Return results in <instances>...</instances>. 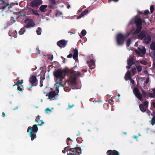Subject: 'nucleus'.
I'll return each instance as SVG.
<instances>
[{
    "instance_id": "nucleus-1",
    "label": "nucleus",
    "mask_w": 155,
    "mask_h": 155,
    "mask_svg": "<svg viewBox=\"0 0 155 155\" xmlns=\"http://www.w3.org/2000/svg\"><path fill=\"white\" fill-rule=\"evenodd\" d=\"M68 72L65 70H62L61 69H58L54 72V77L57 79H59L60 81H57L54 85H59V83H61V86H62V80L64 78Z\"/></svg>"
},
{
    "instance_id": "nucleus-2",
    "label": "nucleus",
    "mask_w": 155,
    "mask_h": 155,
    "mask_svg": "<svg viewBox=\"0 0 155 155\" xmlns=\"http://www.w3.org/2000/svg\"><path fill=\"white\" fill-rule=\"evenodd\" d=\"M37 126L38 125L34 124L32 127H29L28 128L27 132L29 133L30 136L31 137V140H33L36 138V134L38 130Z\"/></svg>"
},
{
    "instance_id": "nucleus-3",
    "label": "nucleus",
    "mask_w": 155,
    "mask_h": 155,
    "mask_svg": "<svg viewBox=\"0 0 155 155\" xmlns=\"http://www.w3.org/2000/svg\"><path fill=\"white\" fill-rule=\"evenodd\" d=\"M61 83H59V85H54L56 86V88L55 90L50 91L48 94H46V96L47 97L48 96L50 100L56 99L55 97L57 95H58V93L59 92V87L61 86Z\"/></svg>"
},
{
    "instance_id": "nucleus-4",
    "label": "nucleus",
    "mask_w": 155,
    "mask_h": 155,
    "mask_svg": "<svg viewBox=\"0 0 155 155\" xmlns=\"http://www.w3.org/2000/svg\"><path fill=\"white\" fill-rule=\"evenodd\" d=\"M142 94L140 93L139 89L136 87H135L133 90L134 94L139 100L141 101L143 99L142 95L145 97L147 96L146 93L144 90H142Z\"/></svg>"
},
{
    "instance_id": "nucleus-5",
    "label": "nucleus",
    "mask_w": 155,
    "mask_h": 155,
    "mask_svg": "<svg viewBox=\"0 0 155 155\" xmlns=\"http://www.w3.org/2000/svg\"><path fill=\"white\" fill-rule=\"evenodd\" d=\"M134 21L137 27V29L134 31V34L137 35L141 31L142 28V19L139 17H137L135 19Z\"/></svg>"
},
{
    "instance_id": "nucleus-6",
    "label": "nucleus",
    "mask_w": 155,
    "mask_h": 155,
    "mask_svg": "<svg viewBox=\"0 0 155 155\" xmlns=\"http://www.w3.org/2000/svg\"><path fill=\"white\" fill-rule=\"evenodd\" d=\"M125 36L121 33L117 34L116 37V41L118 45H122L124 43V41L126 39Z\"/></svg>"
},
{
    "instance_id": "nucleus-7",
    "label": "nucleus",
    "mask_w": 155,
    "mask_h": 155,
    "mask_svg": "<svg viewBox=\"0 0 155 155\" xmlns=\"http://www.w3.org/2000/svg\"><path fill=\"white\" fill-rule=\"evenodd\" d=\"M25 22L26 24L25 27L27 28L34 27L35 25V23L34 21L32 19L27 18L25 19Z\"/></svg>"
},
{
    "instance_id": "nucleus-8",
    "label": "nucleus",
    "mask_w": 155,
    "mask_h": 155,
    "mask_svg": "<svg viewBox=\"0 0 155 155\" xmlns=\"http://www.w3.org/2000/svg\"><path fill=\"white\" fill-rule=\"evenodd\" d=\"M43 3L42 0H33L30 3V6L33 8H38Z\"/></svg>"
},
{
    "instance_id": "nucleus-9",
    "label": "nucleus",
    "mask_w": 155,
    "mask_h": 155,
    "mask_svg": "<svg viewBox=\"0 0 155 155\" xmlns=\"http://www.w3.org/2000/svg\"><path fill=\"white\" fill-rule=\"evenodd\" d=\"M148 102L145 101L143 103L139 105V108L140 110L143 112H145L148 107Z\"/></svg>"
},
{
    "instance_id": "nucleus-10",
    "label": "nucleus",
    "mask_w": 155,
    "mask_h": 155,
    "mask_svg": "<svg viewBox=\"0 0 155 155\" xmlns=\"http://www.w3.org/2000/svg\"><path fill=\"white\" fill-rule=\"evenodd\" d=\"M67 41L62 39L58 41L57 42V45L61 48H64L66 46L67 44Z\"/></svg>"
},
{
    "instance_id": "nucleus-11",
    "label": "nucleus",
    "mask_w": 155,
    "mask_h": 155,
    "mask_svg": "<svg viewBox=\"0 0 155 155\" xmlns=\"http://www.w3.org/2000/svg\"><path fill=\"white\" fill-rule=\"evenodd\" d=\"M29 81L30 82L34 85V86H37L38 82V80L36 77L35 75H33L30 78Z\"/></svg>"
},
{
    "instance_id": "nucleus-12",
    "label": "nucleus",
    "mask_w": 155,
    "mask_h": 155,
    "mask_svg": "<svg viewBox=\"0 0 155 155\" xmlns=\"http://www.w3.org/2000/svg\"><path fill=\"white\" fill-rule=\"evenodd\" d=\"M0 9L4 10L9 5V4L5 2L4 0H0Z\"/></svg>"
},
{
    "instance_id": "nucleus-13",
    "label": "nucleus",
    "mask_w": 155,
    "mask_h": 155,
    "mask_svg": "<svg viewBox=\"0 0 155 155\" xmlns=\"http://www.w3.org/2000/svg\"><path fill=\"white\" fill-rule=\"evenodd\" d=\"M107 155H120V153L118 151L116 150H108L106 153Z\"/></svg>"
},
{
    "instance_id": "nucleus-14",
    "label": "nucleus",
    "mask_w": 155,
    "mask_h": 155,
    "mask_svg": "<svg viewBox=\"0 0 155 155\" xmlns=\"http://www.w3.org/2000/svg\"><path fill=\"white\" fill-rule=\"evenodd\" d=\"M151 40V36L149 35H147L144 38L143 42L147 44H148L150 42Z\"/></svg>"
},
{
    "instance_id": "nucleus-15",
    "label": "nucleus",
    "mask_w": 155,
    "mask_h": 155,
    "mask_svg": "<svg viewBox=\"0 0 155 155\" xmlns=\"http://www.w3.org/2000/svg\"><path fill=\"white\" fill-rule=\"evenodd\" d=\"M147 35V32L145 30H142L138 35V37L139 38L143 39Z\"/></svg>"
},
{
    "instance_id": "nucleus-16",
    "label": "nucleus",
    "mask_w": 155,
    "mask_h": 155,
    "mask_svg": "<svg viewBox=\"0 0 155 155\" xmlns=\"http://www.w3.org/2000/svg\"><path fill=\"white\" fill-rule=\"evenodd\" d=\"M35 121L38 123V125L41 126L44 124L45 123L42 121V120L40 119V117L39 115L37 116V117L35 119Z\"/></svg>"
},
{
    "instance_id": "nucleus-17",
    "label": "nucleus",
    "mask_w": 155,
    "mask_h": 155,
    "mask_svg": "<svg viewBox=\"0 0 155 155\" xmlns=\"http://www.w3.org/2000/svg\"><path fill=\"white\" fill-rule=\"evenodd\" d=\"M87 63L89 65V67L91 69H94L95 67V62L93 60H91L90 61H87Z\"/></svg>"
},
{
    "instance_id": "nucleus-18",
    "label": "nucleus",
    "mask_w": 155,
    "mask_h": 155,
    "mask_svg": "<svg viewBox=\"0 0 155 155\" xmlns=\"http://www.w3.org/2000/svg\"><path fill=\"white\" fill-rule=\"evenodd\" d=\"M74 148L75 150V151L78 153H77L78 155H80L81 153V149L80 147H78V145H76V147Z\"/></svg>"
},
{
    "instance_id": "nucleus-19",
    "label": "nucleus",
    "mask_w": 155,
    "mask_h": 155,
    "mask_svg": "<svg viewBox=\"0 0 155 155\" xmlns=\"http://www.w3.org/2000/svg\"><path fill=\"white\" fill-rule=\"evenodd\" d=\"M73 58L74 60H76L78 56V51L77 49H75L73 51Z\"/></svg>"
},
{
    "instance_id": "nucleus-20",
    "label": "nucleus",
    "mask_w": 155,
    "mask_h": 155,
    "mask_svg": "<svg viewBox=\"0 0 155 155\" xmlns=\"http://www.w3.org/2000/svg\"><path fill=\"white\" fill-rule=\"evenodd\" d=\"M47 5H42L39 8V10L42 12H46V9L47 7Z\"/></svg>"
},
{
    "instance_id": "nucleus-21",
    "label": "nucleus",
    "mask_w": 155,
    "mask_h": 155,
    "mask_svg": "<svg viewBox=\"0 0 155 155\" xmlns=\"http://www.w3.org/2000/svg\"><path fill=\"white\" fill-rule=\"evenodd\" d=\"M152 90L153 92V93H149L148 94L149 96L152 98H155V87L152 89Z\"/></svg>"
},
{
    "instance_id": "nucleus-22",
    "label": "nucleus",
    "mask_w": 155,
    "mask_h": 155,
    "mask_svg": "<svg viewBox=\"0 0 155 155\" xmlns=\"http://www.w3.org/2000/svg\"><path fill=\"white\" fill-rule=\"evenodd\" d=\"M128 65H132L134 64V61L133 58L132 57H131L128 59L127 60Z\"/></svg>"
},
{
    "instance_id": "nucleus-23",
    "label": "nucleus",
    "mask_w": 155,
    "mask_h": 155,
    "mask_svg": "<svg viewBox=\"0 0 155 155\" xmlns=\"http://www.w3.org/2000/svg\"><path fill=\"white\" fill-rule=\"evenodd\" d=\"M88 10L87 9H85L84 11L78 16L77 17V18H80L83 16L86 15L87 13Z\"/></svg>"
},
{
    "instance_id": "nucleus-24",
    "label": "nucleus",
    "mask_w": 155,
    "mask_h": 155,
    "mask_svg": "<svg viewBox=\"0 0 155 155\" xmlns=\"http://www.w3.org/2000/svg\"><path fill=\"white\" fill-rule=\"evenodd\" d=\"M33 9L31 8L25 11V13L27 15H30L32 13Z\"/></svg>"
},
{
    "instance_id": "nucleus-25",
    "label": "nucleus",
    "mask_w": 155,
    "mask_h": 155,
    "mask_svg": "<svg viewBox=\"0 0 155 155\" xmlns=\"http://www.w3.org/2000/svg\"><path fill=\"white\" fill-rule=\"evenodd\" d=\"M39 11L38 10H36L34 9H33L32 13L33 14L37 15L39 16L40 15V14L39 13Z\"/></svg>"
},
{
    "instance_id": "nucleus-26",
    "label": "nucleus",
    "mask_w": 155,
    "mask_h": 155,
    "mask_svg": "<svg viewBox=\"0 0 155 155\" xmlns=\"http://www.w3.org/2000/svg\"><path fill=\"white\" fill-rule=\"evenodd\" d=\"M150 49L153 50L155 51V42H152L150 45Z\"/></svg>"
},
{
    "instance_id": "nucleus-27",
    "label": "nucleus",
    "mask_w": 155,
    "mask_h": 155,
    "mask_svg": "<svg viewBox=\"0 0 155 155\" xmlns=\"http://www.w3.org/2000/svg\"><path fill=\"white\" fill-rule=\"evenodd\" d=\"M25 31L26 30L25 29V28L24 27L22 28L20 30V31H19V34L20 35H22Z\"/></svg>"
},
{
    "instance_id": "nucleus-28",
    "label": "nucleus",
    "mask_w": 155,
    "mask_h": 155,
    "mask_svg": "<svg viewBox=\"0 0 155 155\" xmlns=\"http://www.w3.org/2000/svg\"><path fill=\"white\" fill-rule=\"evenodd\" d=\"M71 73L72 74H74L77 76H79L81 74V73L79 71L76 72L72 71Z\"/></svg>"
},
{
    "instance_id": "nucleus-29",
    "label": "nucleus",
    "mask_w": 155,
    "mask_h": 155,
    "mask_svg": "<svg viewBox=\"0 0 155 155\" xmlns=\"http://www.w3.org/2000/svg\"><path fill=\"white\" fill-rule=\"evenodd\" d=\"M151 123L152 125H153L155 124V117L153 116L151 120Z\"/></svg>"
},
{
    "instance_id": "nucleus-30",
    "label": "nucleus",
    "mask_w": 155,
    "mask_h": 155,
    "mask_svg": "<svg viewBox=\"0 0 155 155\" xmlns=\"http://www.w3.org/2000/svg\"><path fill=\"white\" fill-rule=\"evenodd\" d=\"M131 43V39L130 38L128 39L127 41V46L128 47H129L130 44Z\"/></svg>"
},
{
    "instance_id": "nucleus-31",
    "label": "nucleus",
    "mask_w": 155,
    "mask_h": 155,
    "mask_svg": "<svg viewBox=\"0 0 155 155\" xmlns=\"http://www.w3.org/2000/svg\"><path fill=\"white\" fill-rule=\"evenodd\" d=\"M41 28L40 27H38V28L36 32L37 33L38 35H40L41 34Z\"/></svg>"
},
{
    "instance_id": "nucleus-32",
    "label": "nucleus",
    "mask_w": 155,
    "mask_h": 155,
    "mask_svg": "<svg viewBox=\"0 0 155 155\" xmlns=\"http://www.w3.org/2000/svg\"><path fill=\"white\" fill-rule=\"evenodd\" d=\"M137 69L139 72L141 71L142 70V68L140 65H138L137 67Z\"/></svg>"
},
{
    "instance_id": "nucleus-33",
    "label": "nucleus",
    "mask_w": 155,
    "mask_h": 155,
    "mask_svg": "<svg viewBox=\"0 0 155 155\" xmlns=\"http://www.w3.org/2000/svg\"><path fill=\"white\" fill-rule=\"evenodd\" d=\"M150 10L151 13H152L154 10V5H151L150 6Z\"/></svg>"
},
{
    "instance_id": "nucleus-34",
    "label": "nucleus",
    "mask_w": 155,
    "mask_h": 155,
    "mask_svg": "<svg viewBox=\"0 0 155 155\" xmlns=\"http://www.w3.org/2000/svg\"><path fill=\"white\" fill-rule=\"evenodd\" d=\"M76 78L75 77H74L73 79L71 80V83L73 84H75L76 83Z\"/></svg>"
},
{
    "instance_id": "nucleus-35",
    "label": "nucleus",
    "mask_w": 155,
    "mask_h": 155,
    "mask_svg": "<svg viewBox=\"0 0 155 155\" xmlns=\"http://www.w3.org/2000/svg\"><path fill=\"white\" fill-rule=\"evenodd\" d=\"M62 14V13L58 10H57L55 14L56 16H60Z\"/></svg>"
},
{
    "instance_id": "nucleus-36",
    "label": "nucleus",
    "mask_w": 155,
    "mask_h": 155,
    "mask_svg": "<svg viewBox=\"0 0 155 155\" xmlns=\"http://www.w3.org/2000/svg\"><path fill=\"white\" fill-rule=\"evenodd\" d=\"M86 33L87 32L84 29L81 31V34L82 36H84L86 35Z\"/></svg>"
},
{
    "instance_id": "nucleus-37",
    "label": "nucleus",
    "mask_w": 155,
    "mask_h": 155,
    "mask_svg": "<svg viewBox=\"0 0 155 155\" xmlns=\"http://www.w3.org/2000/svg\"><path fill=\"white\" fill-rule=\"evenodd\" d=\"M21 86H18V87H17V90H18L21 91V92H23L24 89L22 88H21Z\"/></svg>"
},
{
    "instance_id": "nucleus-38",
    "label": "nucleus",
    "mask_w": 155,
    "mask_h": 155,
    "mask_svg": "<svg viewBox=\"0 0 155 155\" xmlns=\"http://www.w3.org/2000/svg\"><path fill=\"white\" fill-rule=\"evenodd\" d=\"M77 153H78V152H77L76 151H75L74 152H72V153H68L67 155H78V154Z\"/></svg>"
},
{
    "instance_id": "nucleus-39",
    "label": "nucleus",
    "mask_w": 155,
    "mask_h": 155,
    "mask_svg": "<svg viewBox=\"0 0 155 155\" xmlns=\"http://www.w3.org/2000/svg\"><path fill=\"white\" fill-rule=\"evenodd\" d=\"M131 79V75H130V76H129V75H126L125 74V79L127 81L128 79Z\"/></svg>"
},
{
    "instance_id": "nucleus-40",
    "label": "nucleus",
    "mask_w": 155,
    "mask_h": 155,
    "mask_svg": "<svg viewBox=\"0 0 155 155\" xmlns=\"http://www.w3.org/2000/svg\"><path fill=\"white\" fill-rule=\"evenodd\" d=\"M50 1L51 4L54 5L56 4L55 0H50Z\"/></svg>"
},
{
    "instance_id": "nucleus-41",
    "label": "nucleus",
    "mask_w": 155,
    "mask_h": 155,
    "mask_svg": "<svg viewBox=\"0 0 155 155\" xmlns=\"http://www.w3.org/2000/svg\"><path fill=\"white\" fill-rule=\"evenodd\" d=\"M74 104H72L71 105L70 103H68V109H70L71 108H72L74 106Z\"/></svg>"
},
{
    "instance_id": "nucleus-42",
    "label": "nucleus",
    "mask_w": 155,
    "mask_h": 155,
    "mask_svg": "<svg viewBox=\"0 0 155 155\" xmlns=\"http://www.w3.org/2000/svg\"><path fill=\"white\" fill-rule=\"evenodd\" d=\"M140 51L143 54H145L146 53V50L144 47H143V48Z\"/></svg>"
},
{
    "instance_id": "nucleus-43",
    "label": "nucleus",
    "mask_w": 155,
    "mask_h": 155,
    "mask_svg": "<svg viewBox=\"0 0 155 155\" xmlns=\"http://www.w3.org/2000/svg\"><path fill=\"white\" fill-rule=\"evenodd\" d=\"M18 84H19V85H21V87H23V86L22 85V83H23V80H22L21 81H18Z\"/></svg>"
},
{
    "instance_id": "nucleus-44",
    "label": "nucleus",
    "mask_w": 155,
    "mask_h": 155,
    "mask_svg": "<svg viewBox=\"0 0 155 155\" xmlns=\"http://www.w3.org/2000/svg\"><path fill=\"white\" fill-rule=\"evenodd\" d=\"M149 13V12L148 10H145L144 12V15H148Z\"/></svg>"
},
{
    "instance_id": "nucleus-45",
    "label": "nucleus",
    "mask_w": 155,
    "mask_h": 155,
    "mask_svg": "<svg viewBox=\"0 0 155 155\" xmlns=\"http://www.w3.org/2000/svg\"><path fill=\"white\" fill-rule=\"evenodd\" d=\"M132 72L133 74H134L136 72V69L135 68H134L132 70Z\"/></svg>"
},
{
    "instance_id": "nucleus-46",
    "label": "nucleus",
    "mask_w": 155,
    "mask_h": 155,
    "mask_svg": "<svg viewBox=\"0 0 155 155\" xmlns=\"http://www.w3.org/2000/svg\"><path fill=\"white\" fill-rule=\"evenodd\" d=\"M71 151L72 152H75V150L74 148H71L69 149L68 150H67V151Z\"/></svg>"
},
{
    "instance_id": "nucleus-47",
    "label": "nucleus",
    "mask_w": 155,
    "mask_h": 155,
    "mask_svg": "<svg viewBox=\"0 0 155 155\" xmlns=\"http://www.w3.org/2000/svg\"><path fill=\"white\" fill-rule=\"evenodd\" d=\"M149 77H147L146 78V81H145V83L146 84H148L149 82Z\"/></svg>"
},
{
    "instance_id": "nucleus-48",
    "label": "nucleus",
    "mask_w": 155,
    "mask_h": 155,
    "mask_svg": "<svg viewBox=\"0 0 155 155\" xmlns=\"http://www.w3.org/2000/svg\"><path fill=\"white\" fill-rule=\"evenodd\" d=\"M72 57H73V54H70L67 56V57L68 58H72Z\"/></svg>"
},
{
    "instance_id": "nucleus-49",
    "label": "nucleus",
    "mask_w": 155,
    "mask_h": 155,
    "mask_svg": "<svg viewBox=\"0 0 155 155\" xmlns=\"http://www.w3.org/2000/svg\"><path fill=\"white\" fill-rule=\"evenodd\" d=\"M140 62L144 65H146L147 64V62L145 61H141Z\"/></svg>"
},
{
    "instance_id": "nucleus-50",
    "label": "nucleus",
    "mask_w": 155,
    "mask_h": 155,
    "mask_svg": "<svg viewBox=\"0 0 155 155\" xmlns=\"http://www.w3.org/2000/svg\"><path fill=\"white\" fill-rule=\"evenodd\" d=\"M14 83H15L13 85V86H14L15 85H17L18 87V86H20L19 85L18 81H17L16 82H15Z\"/></svg>"
},
{
    "instance_id": "nucleus-51",
    "label": "nucleus",
    "mask_w": 155,
    "mask_h": 155,
    "mask_svg": "<svg viewBox=\"0 0 155 155\" xmlns=\"http://www.w3.org/2000/svg\"><path fill=\"white\" fill-rule=\"evenodd\" d=\"M126 75H129V76H130V75H131V73L130 71H128L126 73Z\"/></svg>"
},
{
    "instance_id": "nucleus-52",
    "label": "nucleus",
    "mask_w": 155,
    "mask_h": 155,
    "mask_svg": "<svg viewBox=\"0 0 155 155\" xmlns=\"http://www.w3.org/2000/svg\"><path fill=\"white\" fill-rule=\"evenodd\" d=\"M43 86V82L42 81V80H41L40 81V86L41 87Z\"/></svg>"
},
{
    "instance_id": "nucleus-53",
    "label": "nucleus",
    "mask_w": 155,
    "mask_h": 155,
    "mask_svg": "<svg viewBox=\"0 0 155 155\" xmlns=\"http://www.w3.org/2000/svg\"><path fill=\"white\" fill-rule=\"evenodd\" d=\"M28 5L27 6H26V8H25V11H26V10H27L28 9H30L31 8L30 7H29L28 6Z\"/></svg>"
},
{
    "instance_id": "nucleus-54",
    "label": "nucleus",
    "mask_w": 155,
    "mask_h": 155,
    "mask_svg": "<svg viewBox=\"0 0 155 155\" xmlns=\"http://www.w3.org/2000/svg\"><path fill=\"white\" fill-rule=\"evenodd\" d=\"M11 20H12L14 22H15V19L13 17H12L11 18Z\"/></svg>"
},
{
    "instance_id": "nucleus-55",
    "label": "nucleus",
    "mask_w": 155,
    "mask_h": 155,
    "mask_svg": "<svg viewBox=\"0 0 155 155\" xmlns=\"http://www.w3.org/2000/svg\"><path fill=\"white\" fill-rule=\"evenodd\" d=\"M51 110L49 108H46L45 110V111L46 112L51 111Z\"/></svg>"
},
{
    "instance_id": "nucleus-56",
    "label": "nucleus",
    "mask_w": 155,
    "mask_h": 155,
    "mask_svg": "<svg viewBox=\"0 0 155 155\" xmlns=\"http://www.w3.org/2000/svg\"><path fill=\"white\" fill-rule=\"evenodd\" d=\"M131 66H132V65H131L130 64L128 65V66H127L126 67L127 69H129L130 68Z\"/></svg>"
},
{
    "instance_id": "nucleus-57",
    "label": "nucleus",
    "mask_w": 155,
    "mask_h": 155,
    "mask_svg": "<svg viewBox=\"0 0 155 155\" xmlns=\"http://www.w3.org/2000/svg\"><path fill=\"white\" fill-rule=\"evenodd\" d=\"M131 79L130 83L132 84H134V81L132 80L131 78Z\"/></svg>"
},
{
    "instance_id": "nucleus-58",
    "label": "nucleus",
    "mask_w": 155,
    "mask_h": 155,
    "mask_svg": "<svg viewBox=\"0 0 155 155\" xmlns=\"http://www.w3.org/2000/svg\"><path fill=\"white\" fill-rule=\"evenodd\" d=\"M48 58L49 59H50L51 61H52L53 58V55H52V56H51V57L50 58L49 57Z\"/></svg>"
},
{
    "instance_id": "nucleus-59",
    "label": "nucleus",
    "mask_w": 155,
    "mask_h": 155,
    "mask_svg": "<svg viewBox=\"0 0 155 155\" xmlns=\"http://www.w3.org/2000/svg\"><path fill=\"white\" fill-rule=\"evenodd\" d=\"M67 140L68 141H71L72 142L73 141V140L71 139L69 137H68L67 138Z\"/></svg>"
},
{
    "instance_id": "nucleus-60",
    "label": "nucleus",
    "mask_w": 155,
    "mask_h": 155,
    "mask_svg": "<svg viewBox=\"0 0 155 155\" xmlns=\"http://www.w3.org/2000/svg\"><path fill=\"white\" fill-rule=\"evenodd\" d=\"M118 0H108V2H110L111 1H114V2H117Z\"/></svg>"
},
{
    "instance_id": "nucleus-61",
    "label": "nucleus",
    "mask_w": 155,
    "mask_h": 155,
    "mask_svg": "<svg viewBox=\"0 0 155 155\" xmlns=\"http://www.w3.org/2000/svg\"><path fill=\"white\" fill-rule=\"evenodd\" d=\"M17 32H16V34H14L13 36L15 38H16L17 37Z\"/></svg>"
},
{
    "instance_id": "nucleus-62",
    "label": "nucleus",
    "mask_w": 155,
    "mask_h": 155,
    "mask_svg": "<svg viewBox=\"0 0 155 155\" xmlns=\"http://www.w3.org/2000/svg\"><path fill=\"white\" fill-rule=\"evenodd\" d=\"M5 116V114L4 112H2V117H4Z\"/></svg>"
},
{
    "instance_id": "nucleus-63",
    "label": "nucleus",
    "mask_w": 155,
    "mask_h": 155,
    "mask_svg": "<svg viewBox=\"0 0 155 155\" xmlns=\"http://www.w3.org/2000/svg\"><path fill=\"white\" fill-rule=\"evenodd\" d=\"M33 86H34V85H32V84L31 86L30 87H28V88L29 90H30Z\"/></svg>"
},
{
    "instance_id": "nucleus-64",
    "label": "nucleus",
    "mask_w": 155,
    "mask_h": 155,
    "mask_svg": "<svg viewBox=\"0 0 155 155\" xmlns=\"http://www.w3.org/2000/svg\"><path fill=\"white\" fill-rule=\"evenodd\" d=\"M152 105L153 106V107L155 108V103L154 102H153L152 103Z\"/></svg>"
}]
</instances>
